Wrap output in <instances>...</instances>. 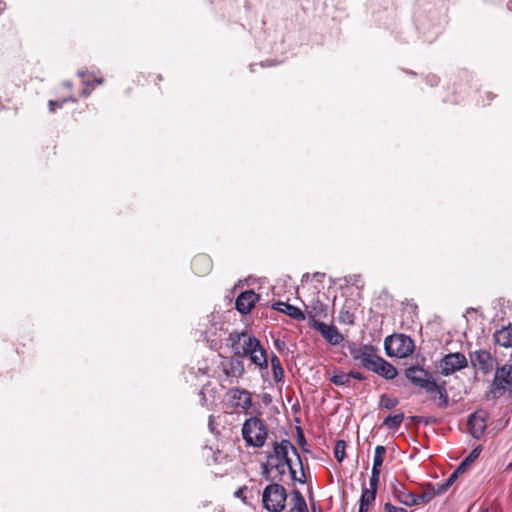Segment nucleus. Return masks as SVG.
I'll return each instance as SVG.
<instances>
[{
	"instance_id": "393cba45",
	"label": "nucleus",
	"mask_w": 512,
	"mask_h": 512,
	"mask_svg": "<svg viewBox=\"0 0 512 512\" xmlns=\"http://www.w3.org/2000/svg\"><path fill=\"white\" fill-rule=\"evenodd\" d=\"M375 498V492L362 490L358 512H368L369 506L375 501Z\"/></svg>"
},
{
	"instance_id": "b1692460",
	"label": "nucleus",
	"mask_w": 512,
	"mask_h": 512,
	"mask_svg": "<svg viewBox=\"0 0 512 512\" xmlns=\"http://www.w3.org/2000/svg\"><path fill=\"white\" fill-rule=\"evenodd\" d=\"M271 368L273 373V378L276 382H281L284 379V369L281 365L280 359L273 354L271 356Z\"/></svg>"
},
{
	"instance_id": "9b49d317",
	"label": "nucleus",
	"mask_w": 512,
	"mask_h": 512,
	"mask_svg": "<svg viewBox=\"0 0 512 512\" xmlns=\"http://www.w3.org/2000/svg\"><path fill=\"white\" fill-rule=\"evenodd\" d=\"M470 361L474 368L489 373L494 367L495 360L490 352L486 350H477L470 355Z\"/></svg>"
},
{
	"instance_id": "6e6552de",
	"label": "nucleus",
	"mask_w": 512,
	"mask_h": 512,
	"mask_svg": "<svg viewBox=\"0 0 512 512\" xmlns=\"http://www.w3.org/2000/svg\"><path fill=\"white\" fill-rule=\"evenodd\" d=\"M507 388L512 389V366L504 365L498 368L492 383V393L495 397L501 396Z\"/></svg>"
},
{
	"instance_id": "3c124183",
	"label": "nucleus",
	"mask_w": 512,
	"mask_h": 512,
	"mask_svg": "<svg viewBox=\"0 0 512 512\" xmlns=\"http://www.w3.org/2000/svg\"><path fill=\"white\" fill-rule=\"evenodd\" d=\"M480 512H489L487 508H482Z\"/></svg>"
},
{
	"instance_id": "f257e3e1",
	"label": "nucleus",
	"mask_w": 512,
	"mask_h": 512,
	"mask_svg": "<svg viewBox=\"0 0 512 512\" xmlns=\"http://www.w3.org/2000/svg\"><path fill=\"white\" fill-rule=\"evenodd\" d=\"M231 349L235 355L248 356L252 363L261 369L268 368V356L260 341L247 332L229 335Z\"/></svg>"
},
{
	"instance_id": "a19ab883",
	"label": "nucleus",
	"mask_w": 512,
	"mask_h": 512,
	"mask_svg": "<svg viewBox=\"0 0 512 512\" xmlns=\"http://www.w3.org/2000/svg\"><path fill=\"white\" fill-rule=\"evenodd\" d=\"M479 455V451L478 449H474L472 451V453L463 461L465 462V466L469 463V462H472L475 458H477Z\"/></svg>"
},
{
	"instance_id": "7c9ffc66",
	"label": "nucleus",
	"mask_w": 512,
	"mask_h": 512,
	"mask_svg": "<svg viewBox=\"0 0 512 512\" xmlns=\"http://www.w3.org/2000/svg\"><path fill=\"white\" fill-rule=\"evenodd\" d=\"M346 443L343 440H338L334 447V456L336 460L341 463L345 458Z\"/></svg>"
},
{
	"instance_id": "cd10ccee",
	"label": "nucleus",
	"mask_w": 512,
	"mask_h": 512,
	"mask_svg": "<svg viewBox=\"0 0 512 512\" xmlns=\"http://www.w3.org/2000/svg\"><path fill=\"white\" fill-rule=\"evenodd\" d=\"M436 496L432 485H428V487L423 491L422 494L417 495V506L420 504H426L430 502Z\"/></svg>"
},
{
	"instance_id": "ea45409f",
	"label": "nucleus",
	"mask_w": 512,
	"mask_h": 512,
	"mask_svg": "<svg viewBox=\"0 0 512 512\" xmlns=\"http://www.w3.org/2000/svg\"><path fill=\"white\" fill-rule=\"evenodd\" d=\"M426 81L430 86H435L438 84L439 78L436 75L431 74L426 77Z\"/></svg>"
},
{
	"instance_id": "f3484780",
	"label": "nucleus",
	"mask_w": 512,
	"mask_h": 512,
	"mask_svg": "<svg viewBox=\"0 0 512 512\" xmlns=\"http://www.w3.org/2000/svg\"><path fill=\"white\" fill-rule=\"evenodd\" d=\"M305 315L307 314L308 318L311 321V324L314 321H318L317 319L326 318L327 306L323 304L320 300H313L310 304L305 305Z\"/></svg>"
},
{
	"instance_id": "4c0bfd02",
	"label": "nucleus",
	"mask_w": 512,
	"mask_h": 512,
	"mask_svg": "<svg viewBox=\"0 0 512 512\" xmlns=\"http://www.w3.org/2000/svg\"><path fill=\"white\" fill-rule=\"evenodd\" d=\"M274 346L277 351L282 352L286 348V343L284 340L281 339H275L274 340Z\"/></svg>"
},
{
	"instance_id": "5701e85b",
	"label": "nucleus",
	"mask_w": 512,
	"mask_h": 512,
	"mask_svg": "<svg viewBox=\"0 0 512 512\" xmlns=\"http://www.w3.org/2000/svg\"><path fill=\"white\" fill-rule=\"evenodd\" d=\"M403 420H404V413L397 412L393 415H388L384 419L383 425L386 426L388 429L397 430L401 426Z\"/></svg>"
},
{
	"instance_id": "c9c22d12",
	"label": "nucleus",
	"mask_w": 512,
	"mask_h": 512,
	"mask_svg": "<svg viewBox=\"0 0 512 512\" xmlns=\"http://www.w3.org/2000/svg\"><path fill=\"white\" fill-rule=\"evenodd\" d=\"M384 512H407L404 508L397 507L391 503H386L384 506Z\"/></svg>"
},
{
	"instance_id": "473e14b6",
	"label": "nucleus",
	"mask_w": 512,
	"mask_h": 512,
	"mask_svg": "<svg viewBox=\"0 0 512 512\" xmlns=\"http://www.w3.org/2000/svg\"><path fill=\"white\" fill-rule=\"evenodd\" d=\"M67 101L76 102L74 97L64 98L62 100H50L49 101V110L50 112H54L56 108H61L63 104Z\"/></svg>"
},
{
	"instance_id": "de8ad7c7",
	"label": "nucleus",
	"mask_w": 512,
	"mask_h": 512,
	"mask_svg": "<svg viewBox=\"0 0 512 512\" xmlns=\"http://www.w3.org/2000/svg\"><path fill=\"white\" fill-rule=\"evenodd\" d=\"M95 82H96L97 84H101V83H102V79H95Z\"/></svg>"
},
{
	"instance_id": "e433bc0d",
	"label": "nucleus",
	"mask_w": 512,
	"mask_h": 512,
	"mask_svg": "<svg viewBox=\"0 0 512 512\" xmlns=\"http://www.w3.org/2000/svg\"><path fill=\"white\" fill-rule=\"evenodd\" d=\"M246 491H247L246 487L239 488L238 490L235 491L234 496L237 497V498L242 499V501L244 503H247L246 497H245Z\"/></svg>"
},
{
	"instance_id": "6e6d98bb",
	"label": "nucleus",
	"mask_w": 512,
	"mask_h": 512,
	"mask_svg": "<svg viewBox=\"0 0 512 512\" xmlns=\"http://www.w3.org/2000/svg\"><path fill=\"white\" fill-rule=\"evenodd\" d=\"M66 87H70L71 84L69 82L65 83Z\"/></svg>"
},
{
	"instance_id": "dca6fc26",
	"label": "nucleus",
	"mask_w": 512,
	"mask_h": 512,
	"mask_svg": "<svg viewBox=\"0 0 512 512\" xmlns=\"http://www.w3.org/2000/svg\"><path fill=\"white\" fill-rule=\"evenodd\" d=\"M393 495L406 506H417V495L409 491L402 483L394 484Z\"/></svg>"
},
{
	"instance_id": "4468645a",
	"label": "nucleus",
	"mask_w": 512,
	"mask_h": 512,
	"mask_svg": "<svg viewBox=\"0 0 512 512\" xmlns=\"http://www.w3.org/2000/svg\"><path fill=\"white\" fill-rule=\"evenodd\" d=\"M299 466H300V475H298V472L294 468L293 464L289 463V462L277 461V463L275 465H273L272 467L277 471L280 478L286 473V469H288L293 481H297L299 483H304L305 482V473H304L302 461L299 462Z\"/></svg>"
},
{
	"instance_id": "4be33fe9",
	"label": "nucleus",
	"mask_w": 512,
	"mask_h": 512,
	"mask_svg": "<svg viewBox=\"0 0 512 512\" xmlns=\"http://www.w3.org/2000/svg\"><path fill=\"white\" fill-rule=\"evenodd\" d=\"M495 342L503 347H512V325L498 330L495 335Z\"/></svg>"
},
{
	"instance_id": "7ed1b4c3",
	"label": "nucleus",
	"mask_w": 512,
	"mask_h": 512,
	"mask_svg": "<svg viewBox=\"0 0 512 512\" xmlns=\"http://www.w3.org/2000/svg\"><path fill=\"white\" fill-rule=\"evenodd\" d=\"M241 433L247 446L261 448L267 440L268 428L262 419L252 416L243 423Z\"/></svg>"
},
{
	"instance_id": "72a5a7b5",
	"label": "nucleus",
	"mask_w": 512,
	"mask_h": 512,
	"mask_svg": "<svg viewBox=\"0 0 512 512\" xmlns=\"http://www.w3.org/2000/svg\"><path fill=\"white\" fill-rule=\"evenodd\" d=\"M465 468V462H462L461 465L457 468L456 471H454L449 478L444 483H449V488L454 483L455 479L457 478L458 474L462 472Z\"/></svg>"
},
{
	"instance_id": "6ab92c4d",
	"label": "nucleus",
	"mask_w": 512,
	"mask_h": 512,
	"mask_svg": "<svg viewBox=\"0 0 512 512\" xmlns=\"http://www.w3.org/2000/svg\"><path fill=\"white\" fill-rule=\"evenodd\" d=\"M272 308L276 311H279L290 316L292 319L297 321H303L306 319L305 313L300 308L285 302L274 303L272 305Z\"/></svg>"
},
{
	"instance_id": "a18cd8bd",
	"label": "nucleus",
	"mask_w": 512,
	"mask_h": 512,
	"mask_svg": "<svg viewBox=\"0 0 512 512\" xmlns=\"http://www.w3.org/2000/svg\"><path fill=\"white\" fill-rule=\"evenodd\" d=\"M78 75H79V77L83 78V77L85 76V72H83V71H79V72H78Z\"/></svg>"
},
{
	"instance_id": "f8f14e48",
	"label": "nucleus",
	"mask_w": 512,
	"mask_h": 512,
	"mask_svg": "<svg viewBox=\"0 0 512 512\" xmlns=\"http://www.w3.org/2000/svg\"><path fill=\"white\" fill-rule=\"evenodd\" d=\"M311 326L331 345H338L343 341V336L334 325H328L320 321H314Z\"/></svg>"
},
{
	"instance_id": "37998d69",
	"label": "nucleus",
	"mask_w": 512,
	"mask_h": 512,
	"mask_svg": "<svg viewBox=\"0 0 512 512\" xmlns=\"http://www.w3.org/2000/svg\"><path fill=\"white\" fill-rule=\"evenodd\" d=\"M298 442L302 447H304L306 443L305 437L301 429L298 430Z\"/></svg>"
},
{
	"instance_id": "58836bf2",
	"label": "nucleus",
	"mask_w": 512,
	"mask_h": 512,
	"mask_svg": "<svg viewBox=\"0 0 512 512\" xmlns=\"http://www.w3.org/2000/svg\"><path fill=\"white\" fill-rule=\"evenodd\" d=\"M340 319L346 323H353V316L349 312H341Z\"/></svg>"
},
{
	"instance_id": "bb28decb",
	"label": "nucleus",
	"mask_w": 512,
	"mask_h": 512,
	"mask_svg": "<svg viewBox=\"0 0 512 512\" xmlns=\"http://www.w3.org/2000/svg\"><path fill=\"white\" fill-rule=\"evenodd\" d=\"M330 381L337 386H347L350 383L349 373L338 372L330 377Z\"/></svg>"
},
{
	"instance_id": "a211bd4d",
	"label": "nucleus",
	"mask_w": 512,
	"mask_h": 512,
	"mask_svg": "<svg viewBox=\"0 0 512 512\" xmlns=\"http://www.w3.org/2000/svg\"><path fill=\"white\" fill-rule=\"evenodd\" d=\"M223 373L232 379L238 380L244 374V365L237 359H229L222 364Z\"/></svg>"
},
{
	"instance_id": "864d4df0",
	"label": "nucleus",
	"mask_w": 512,
	"mask_h": 512,
	"mask_svg": "<svg viewBox=\"0 0 512 512\" xmlns=\"http://www.w3.org/2000/svg\"><path fill=\"white\" fill-rule=\"evenodd\" d=\"M210 426L212 425V416H209Z\"/></svg>"
},
{
	"instance_id": "39448f33",
	"label": "nucleus",
	"mask_w": 512,
	"mask_h": 512,
	"mask_svg": "<svg viewBox=\"0 0 512 512\" xmlns=\"http://www.w3.org/2000/svg\"><path fill=\"white\" fill-rule=\"evenodd\" d=\"M286 499L285 488L277 483L269 484L262 493L264 508L269 512H281L285 508Z\"/></svg>"
},
{
	"instance_id": "c756f323",
	"label": "nucleus",
	"mask_w": 512,
	"mask_h": 512,
	"mask_svg": "<svg viewBox=\"0 0 512 512\" xmlns=\"http://www.w3.org/2000/svg\"><path fill=\"white\" fill-rule=\"evenodd\" d=\"M380 470H373L371 471V477H370V481H369V485L370 487L367 488V487H364L362 490L363 491H373L375 492V494L377 493V488H378V483H379V479H380Z\"/></svg>"
},
{
	"instance_id": "2f4dec72",
	"label": "nucleus",
	"mask_w": 512,
	"mask_h": 512,
	"mask_svg": "<svg viewBox=\"0 0 512 512\" xmlns=\"http://www.w3.org/2000/svg\"><path fill=\"white\" fill-rule=\"evenodd\" d=\"M398 403L399 402H398L397 398H392V397H389L387 395H382L380 397V406L383 407V408L392 409L395 406H397Z\"/></svg>"
},
{
	"instance_id": "a878e982",
	"label": "nucleus",
	"mask_w": 512,
	"mask_h": 512,
	"mask_svg": "<svg viewBox=\"0 0 512 512\" xmlns=\"http://www.w3.org/2000/svg\"><path fill=\"white\" fill-rule=\"evenodd\" d=\"M385 454H386V448L384 446L378 445L375 447V452H374V457H373V466H372L373 470L381 471V466L384 462Z\"/></svg>"
},
{
	"instance_id": "c03bdc74",
	"label": "nucleus",
	"mask_w": 512,
	"mask_h": 512,
	"mask_svg": "<svg viewBox=\"0 0 512 512\" xmlns=\"http://www.w3.org/2000/svg\"><path fill=\"white\" fill-rule=\"evenodd\" d=\"M89 94H90V90H88L87 88H84V89L82 90V95H83V96L87 97Z\"/></svg>"
},
{
	"instance_id": "2eb2a0df",
	"label": "nucleus",
	"mask_w": 512,
	"mask_h": 512,
	"mask_svg": "<svg viewBox=\"0 0 512 512\" xmlns=\"http://www.w3.org/2000/svg\"><path fill=\"white\" fill-rule=\"evenodd\" d=\"M468 427L471 435L479 439L486 429L485 413L475 412L469 416Z\"/></svg>"
},
{
	"instance_id": "20e7f679",
	"label": "nucleus",
	"mask_w": 512,
	"mask_h": 512,
	"mask_svg": "<svg viewBox=\"0 0 512 512\" xmlns=\"http://www.w3.org/2000/svg\"><path fill=\"white\" fill-rule=\"evenodd\" d=\"M413 340L404 334H394L385 338L384 349L389 357L406 358L414 351Z\"/></svg>"
},
{
	"instance_id": "412c9836",
	"label": "nucleus",
	"mask_w": 512,
	"mask_h": 512,
	"mask_svg": "<svg viewBox=\"0 0 512 512\" xmlns=\"http://www.w3.org/2000/svg\"><path fill=\"white\" fill-rule=\"evenodd\" d=\"M192 268L197 275H205L212 269V261L205 254L198 255L192 261Z\"/></svg>"
},
{
	"instance_id": "c85d7f7f",
	"label": "nucleus",
	"mask_w": 512,
	"mask_h": 512,
	"mask_svg": "<svg viewBox=\"0 0 512 512\" xmlns=\"http://www.w3.org/2000/svg\"><path fill=\"white\" fill-rule=\"evenodd\" d=\"M293 509L296 510L297 512H308L306 501L299 491L294 492Z\"/></svg>"
},
{
	"instance_id": "f03ea898",
	"label": "nucleus",
	"mask_w": 512,
	"mask_h": 512,
	"mask_svg": "<svg viewBox=\"0 0 512 512\" xmlns=\"http://www.w3.org/2000/svg\"><path fill=\"white\" fill-rule=\"evenodd\" d=\"M405 377L416 387L425 389L429 393H437L439 398L443 400L444 405L447 404L448 396L446 389L437 384L432 374L418 366H411L405 369Z\"/></svg>"
},
{
	"instance_id": "0eeeda50",
	"label": "nucleus",
	"mask_w": 512,
	"mask_h": 512,
	"mask_svg": "<svg viewBox=\"0 0 512 512\" xmlns=\"http://www.w3.org/2000/svg\"><path fill=\"white\" fill-rule=\"evenodd\" d=\"M230 406L240 412H247L253 404L252 394L246 389L233 387L228 391Z\"/></svg>"
},
{
	"instance_id": "9d476101",
	"label": "nucleus",
	"mask_w": 512,
	"mask_h": 512,
	"mask_svg": "<svg viewBox=\"0 0 512 512\" xmlns=\"http://www.w3.org/2000/svg\"><path fill=\"white\" fill-rule=\"evenodd\" d=\"M273 452L274 454L270 456L271 460L276 459L277 461L292 463V460L289 457V454L292 453L296 456L298 462L301 461L297 448L289 440L284 439L280 442H275Z\"/></svg>"
},
{
	"instance_id": "f704fd0d",
	"label": "nucleus",
	"mask_w": 512,
	"mask_h": 512,
	"mask_svg": "<svg viewBox=\"0 0 512 512\" xmlns=\"http://www.w3.org/2000/svg\"><path fill=\"white\" fill-rule=\"evenodd\" d=\"M432 487L437 496V495L444 494L449 489V483L443 482V483L432 485Z\"/></svg>"
},
{
	"instance_id": "49530a36",
	"label": "nucleus",
	"mask_w": 512,
	"mask_h": 512,
	"mask_svg": "<svg viewBox=\"0 0 512 512\" xmlns=\"http://www.w3.org/2000/svg\"><path fill=\"white\" fill-rule=\"evenodd\" d=\"M200 395L202 396V404H204V402H205V400H206V399H205V395H204V393H203V392H200Z\"/></svg>"
},
{
	"instance_id": "5fc2aeb1",
	"label": "nucleus",
	"mask_w": 512,
	"mask_h": 512,
	"mask_svg": "<svg viewBox=\"0 0 512 512\" xmlns=\"http://www.w3.org/2000/svg\"><path fill=\"white\" fill-rule=\"evenodd\" d=\"M254 65H250V70L253 72L254 69H253Z\"/></svg>"
},
{
	"instance_id": "aec40b11",
	"label": "nucleus",
	"mask_w": 512,
	"mask_h": 512,
	"mask_svg": "<svg viewBox=\"0 0 512 512\" xmlns=\"http://www.w3.org/2000/svg\"><path fill=\"white\" fill-rule=\"evenodd\" d=\"M372 372L388 380L394 379L397 376V369L382 357L377 360V364Z\"/></svg>"
},
{
	"instance_id": "79ce46f5",
	"label": "nucleus",
	"mask_w": 512,
	"mask_h": 512,
	"mask_svg": "<svg viewBox=\"0 0 512 512\" xmlns=\"http://www.w3.org/2000/svg\"><path fill=\"white\" fill-rule=\"evenodd\" d=\"M349 376H350V379L354 378V379H357L359 381H363L365 379L364 375L361 372H358V371H351V372H349Z\"/></svg>"
},
{
	"instance_id": "603ef678",
	"label": "nucleus",
	"mask_w": 512,
	"mask_h": 512,
	"mask_svg": "<svg viewBox=\"0 0 512 512\" xmlns=\"http://www.w3.org/2000/svg\"><path fill=\"white\" fill-rule=\"evenodd\" d=\"M3 4L0 2V12L3 10Z\"/></svg>"
},
{
	"instance_id": "1a4fd4ad",
	"label": "nucleus",
	"mask_w": 512,
	"mask_h": 512,
	"mask_svg": "<svg viewBox=\"0 0 512 512\" xmlns=\"http://www.w3.org/2000/svg\"><path fill=\"white\" fill-rule=\"evenodd\" d=\"M377 349L372 345H364L358 349L352 351V356L355 360H358L361 365L372 371L374 366L377 364L380 356L376 354Z\"/></svg>"
},
{
	"instance_id": "423d86ee",
	"label": "nucleus",
	"mask_w": 512,
	"mask_h": 512,
	"mask_svg": "<svg viewBox=\"0 0 512 512\" xmlns=\"http://www.w3.org/2000/svg\"><path fill=\"white\" fill-rule=\"evenodd\" d=\"M467 365L466 356L460 352L446 354L439 362L440 372L444 376L452 375L466 368Z\"/></svg>"
},
{
	"instance_id": "09e8293b",
	"label": "nucleus",
	"mask_w": 512,
	"mask_h": 512,
	"mask_svg": "<svg viewBox=\"0 0 512 512\" xmlns=\"http://www.w3.org/2000/svg\"><path fill=\"white\" fill-rule=\"evenodd\" d=\"M512 469V462L507 466L506 470H511Z\"/></svg>"
},
{
	"instance_id": "ddd939ff",
	"label": "nucleus",
	"mask_w": 512,
	"mask_h": 512,
	"mask_svg": "<svg viewBox=\"0 0 512 512\" xmlns=\"http://www.w3.org/2000/svg\"><path fill=\"white\" fill-rule=\"evenodd\" d=\"M259 295L252 290L242 292L236 299V309L242 314H248L259 301Z\"/></svg>"
},
{
	"instance_id": "8fccbe9b",
	"label": "nucleus",
	"mask_w": 512,
	"mask_h": 512,
	"mask_svg": "<svg viewBox=\"0 0 512 512\" xmlns=\"http://www.w3.org/2000/svg\"><path fill=\"white\" fill-rule=\"evenodd\" d=\"M508 8L512 10V1L508 3Z\"/></svg>"
}]
</instances>
